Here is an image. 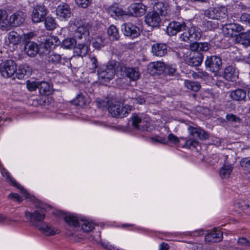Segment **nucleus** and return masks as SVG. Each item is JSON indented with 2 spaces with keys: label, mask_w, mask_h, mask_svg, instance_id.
<instances>
[{
  "label": "nucleus",
  "mask_w": 250,
  "mask_h": 250,
  "mask_svg": "<svg viewBox=\"0 0 250 250\" xmlns=\"http://www.w3.org/2000/svg\"><path fill=\"white\" fill-rule=\"evenodd\" d=\"M73 26V29L76 30V37L79 39H84L89 41V36L93 35L95 31V28L90 22H86L80 17H77L70 21Z\"/></svg>",
  "instance_id": "1"
},
{
  "label": "nucleus",
  "mask_w": 250,
  "mask_h": 250,
  "mask_svg": "<svg viewBox=\"0 0 250 250\" xmlns=\"http://www.w3.org/2000/svg\"><path fill=\"white\" fill-rule=\"evenodd\" d=\"M120 65V62L112 60L106 65L101 66L98 71L99 80L104 82H108L112 80L114 78L115 73L119 72Z\"/></svg>",
  "instance_id": "2"
},
{
  "label": "nucleus",
  "mask_w": 250,
  "mask_h": 250,
  "mask_svg": "<svg viewBox=\"0 0 250 250\" xmlns=\"http://www.w3.org/2000/svg\"><path fill=\"white\" fill-rule=\"evenodd\" d=\"M202 31L197 26H191L190 27H186L184 31L180 35L181 41L188 42H193L194 40H199L202 36Z\"/></svg>",
  "instance_id": "3"
},
{
  "label": "nucleus",
  "mask_w": 250,
  "mask_h": 250,
  "mask_svg": "<svg viewBox=\"0 0 250 250\" xmlns=\"http://www.w3.org/2000/svg\"><path fill=\"white\" fill-rule=\"evenodd\" d=\"M131 105L121 104H112L108 108L109 112L115 117L123 118L126 116L132 110Z\"/></svg>",
  "instance_id": "4"
},
{
  "label": "nucleus",
  "mask_w": 250,
  "mask_h": 250,
  "mask_svg": "<svg viewBox=\"0 0 250 250\" xmlns=\"http://www.w3.org/2000/svg\"><path fill=\"white\" fill-rule=\"evenodd\" d=\"M17 65L11 60H6L0 64V73L3 78H9L16 73Z\"/></svg>",
  "instance_id": "5"
},
{
  "label": "nucleus",
  "mask_w": 250,
  "mask_h": 250,
  "mask_svg": "<svg viewBox=\"0 0 250 250\" xmlns=\"http://www.w3.org/2000/svg\"><path fill=\"white\" fill-rule=\"evenodd\" d=\"M119 72H121V75H125L132 81L138 80L140 77V72L138 67H126L124 63L121 62H120L119 67Z\"/></svg>",
  "instance_id": "6"
},
{
  "label": "nucleus",
  "mask_w": 250,
  "mask_h": 250,
  "mask_svg": "<svg viewBox=\"0 0 250 250\" xmlns=\"http://www.w3.org/2000/svg\"><path fill=\"white\" fill-rule=\"evenodd\" d=\"M227 10L224 6L210 8L205 12V15L210 19L220 20L227 17Z\"/></svg>",
  "instance_id": "7"
},
{
  "label": "nucleus",
  "mask_w": 250,
  "mask_h": 250,
  "mask_svg": "<svg viewBox=\"0 0 250 250\" xmlns=\"http://www.w3.org/2000/svg\"><path fill=\"white\" fill-rule=\"evenodd\" d=\"M57 18L61 21H66L71 17V11L68 4L62 3L56 9Z\"/></svg>",
  "instance_id": "8"
},
{
  "label": "nucleus",
  "mask_w": 250,
  "mask_h": 250,
  "mask_svg": "<svg viewBox=\"0 0 250 250\" xmlns=\"http://www.w3.org/2000/svg\"><path fill=\"white\" fill-rule=\"evenodd\" d=\"M206 67L213 72H218L221 68L222 60L216 56L208 57L205 61Z\"/></svg>",
  "instance_id": "9"
},
{
  "label": "nucleus",
  "mask_w": 250,
  "mask_h": 250,
  "mask_svg": "<svg viewBox=\"0 0 250 250\" xmlns=\"http://www.w3.org/2000/svg\"><path fill=\"white\" fill-rule=\"evenodd\" d=\"M47 14V9L43 5H37L33 7L31 19L34 22H40L43 21Z\"/></svg>",
  "instance_id": "10"
},
{
  "label": "nucleus",
  "mask_w": 250,
  "mask_h": 250,
  "mask_svg": "<svg viewBox=\"0 0 250 250\" xmlns=\"http://www.w3.org/2000/svg\"><path fill=\"white\" fill-rule=\"evenodd\" d=\"M188 130L190 136L195 140H206L209 137L208 134L200 127L189 126Z\"/></svg>",
  "instance_id": "11"
},
{
  "label": "nucleus",
  "mask_w": 250,
  "mask_h": 250,
  "mask_svg": "<svg viewBox=\"0 0 250 250\" xmlns=\"http://www.w3.org/2000/svg\"><path fill=\"white\" fill-rule=\"evenodd\" d=\"M161 18L160 14L156 12H148L145 16V21L150 26L153 27H159L161 22Z\"/></svg>",
  "instance_id": "12"
},
{
  "label": "nucleus",
  "mask_w": 250,
  "mask_h": 250,
  "mask_svg": "<svg viewBox=\"0 0 250 250\" xmlns=\"http://www.w3.org/2000/svg\"><path fill=\"white\" fill-rule=\"evenodd\" d=\"M122 30L125 36L131 38H135L140 35V29L131 23H125L123 24Z\"/></svg>",
  "instance_id": "13"
},
{
  "label": "nucleus",
  "mask_w": 250,
  "mask_h": 250,
  "mask_svg": "<svg viewBox=\"0 0 250 250\" xmlns=\"http://www.w3.org/2000/svg\"><path fill=\"white\" fill-rule=\"evenodd\" d=\"M186 27V23L184 21L170 22L167 28V32L169 36H174L180 31H183Z\"/></svg>",
  "instance_id": "14"
},
{
  "label": "nucleus",
  "mask_w": 250,
  "mask_h": 250,
  "mask_svg": "<svg viewBox=\"0 0 250 250\" xmlns=\"http://www.w3.org/2000/svg\"><path fill=\"white\" fill-rule=\"evenodd\" d=\"M146 10V6L141 3H132L128 8V13L130 15L136 17H140L144 15Z\"/></svg>",
  "instance_id": "15"
},
{
  "label": "nucleus",
  "mask_w": 250,
  "mask_h": 250,
  "mask_svg": "<svg viewBox=\"0 0 250 250\" xmlns=\"http://www.w3.org/2000/svg\"><path fill=\"white\" fill-rule=\"evenodd\" d=\"M241 29L242 27L235 23L226 24L222 28L223 34L228 37L236 36L237 33L241 31Z\"/></svg>",
  "instance_id": "16"
},
{
  "label": "nucleus",
  "mask_w": 250,
  "mask_h": 250,
  "mask_svg": "<svg viewBox=\"0 0 250 250\" xmlns=\"http://www.w3.org/2000/svg\"><path fill=\"white\" fill-rule=\"evenodd\" d=\"M131 119L132 125L136 129L145 130L147 128V121L145 120L143 115H133Z\"/></svg>",
  "instance_id": "17"
},
{
  "label": "nucleus",
  "mask_w": 250,
  "mask_h": 250,
  "mask_svg": "<svg viewBox=\"0 0 250 250\" xmlns=\"http://www.w3.org/2000/svg\"><path fill=\"white\" fill-rule=\"evenodd\" d=\"M60 42L58 37L52 36L49 37L45 40L44 42H42L41 46L42 47V52L43 55H46L50 52V49L60 43Z\"/></svg>",
  "instance_id": "18"
},
{
  "label": "nucleus",
  "mask_w": 250,
  "mask_h": 250,
  "mask_svg": "<svg viewBox=\"0 0 250 250\" xmlns=\"http://www.w3.org/2000/svg\"><path fill=\"white\" fill-rule=\"evenodd\" d=\"M25 216L27 219L32 220L35 223L41 222L45 217V210L44 209H40L35 210L33 212L25 211Z\"/></svg>",
  "instance_id": "19"
},
{
  "label": "nucleus",
  "mask_w": 250,
  "mask_h": 250,
  "mask_svg": "<svg viewBox=\"0 0 250 250\" xmlns=\"http://www.w3.org/2000/svg\"><path fill=\"white\" fill-rule=\"evenodd\" d=\"M42 47L40 46L39 47L37 43L34 42H28L26 43L24 47V51L30 57H34L38 53L42 55L43 52Z\"/></svg>",
  "instance_id": "20"
},
{
  "label": "nucleus",
  "mask_w": 250,
  "mask_h": 250,
  "mask_svg": "<svg viewBox=\"0 0 250 250\" xmlns=\"http://www.w3.org/2000/svg\"><path fill=\"white\" fill-rule=\"evenodd\" d=\"M26 14L22 11H18L9 17L11 26L16 27L21 24L25 21Z\"/></svg>",
  "instance_id": "21"
},
{
  "label": "nucleus",
  "mask_w": 250,
  "mask_h": 250,
  "mask_svg": "<svg viewBox=\"0 0 250 250\" xmlns=\"http://www.w3.org/2000/svg\"><path fill=\"white\" fill-rule=\"evenodd\" d=\"M238 70L234 66H228L224 70V77L228 81H235L238 78Z\"/></svg>",
  "instance_id": "22"
},
{
  "label": "nucleus",
  "mask_w": 250,
  "mask_h": 250,
  "mask_svg": "<svg viewBox=\"0 0 250 250\" xmlns=\"http://www.w3.org/2000/svg\"><path fill=\"white\" fill-rule=\"evenodd\" d=\"M151 53L154 56L163 57L167 53V46L163 43H154L151 46Z\"/></svg>",
  "instance_id": "23"
},
{
  "label": "nucleus",
  "mask_w": 250,
  "mask_h": 250,
  "mask_svg": "<svg viewBox=\"0 0 250 250\" xmlns=\"http://www.w3.org/2000/svg\"><path fill=\"white\" fill-rule=\"evenodd\" d=\"M223 238V233L220 230L215 229L205 236V240L207 242H220Z\"/></svg>",
  "instance_id": "24"
},
{
  "label": "nucleus",
  "mask_w": 250,
  "mask_h": 250,
  "mask_svg": "<svg viewBox=\"0 0 250 250\" xmlns=\"http://www.w3.org/2000/svg\"><path fill=\"white\" fill-rule=\"evenodd\" d=\"M38 229L46 236L54 235L59 233V230L55 228H52L46 223H42L36 225Z\"/></svg>",
  "instance_id": "25"
},
{
  "label": "nucleus",
  "mask_w": 250,
  "mask_h": 250,
  "mask_svg": "<svg viewBox=\"0 0 250 250\" xmlns=\"http://www.w3.org/2000/svg\"><path fill=\"white\" fill-rule=\"evenodd\" d=\"M203 61V56L198 52H193L190 54L189 57L187 58L186 62L187 64L191 66H198Z\"/></svg>",
  "instance_id": "26"
},
{
  "label": "nucleus",
  "mask_w": 250,
  "mask_h": 250,
  "mask_svg": "<svg viewBox=\"0 0 250 250\" xmlns=\"http://www.w3.org/2000/svg\"><path fill=\"white\" fill-rule=\"evenodd\" d=\"M1 173L2 176L6 178V180L11 183L13 186L18 188L22 191V193L24 195L25 197L27 198H29V194L27 191L23 188V187L21 186L19 184L17 183L14 179H13L9 174L8 172L5 168H2L1 169Z\"/></svg>",
  "instance_id": "27"
},
{
  "label": "nucleus",
  "mask_w": 250,
  "mask_h": 250,
  "mask_svg": "<svg viewBox=\"0 0 250 250\" xmlns=\"http://www.w3.org/2000/svg\"><path fill=\"white\" fill-rule=\"evenodd\" d=\"M21 37L17 32L12 31L10 32L7 36L6 43L7 45L14 46L21 43Z\"/></svg>",
  "instance_id": "28"
},
{
  "label": "nucleus",
  "mask_w": 250,
  "mask_h": 250,
  "mask_svg": "<svg viewBox=\"0 0 250 250\" xmlns=\"http://www.w3.org/2000/svg\"><path fill=\"white\" fill-rule=\"evenodd\" d=\"M246 96V91L241 88H238L232 90L229 94L230 98L236 101H245Z\"/></svg>",
  "instance_id": "29"
},
{
  "label": "nucleus",
  "mask_w": 250,
  "mask_h": 250,
  "mask_svg": "<svg viewBox=\"0 0 250 250\" xmlns=\"http://www.w3.org/2000/svg\"><path fill=\"white\" fill-rule=\"evenodd\" d=\"M148 69L150 70V72L153 74L161 73L164 72L166 69V64L161 62H151L148 65Z\"/></svg>",
  "instance_id": "30"
},
{
  "label": "nucleus",
  "mask_w": 250,
  "mask_h": 250,
  "mask_svg": "<svg viewBox=\"0 0 250 250\" xmlns=\"http://www.w3.org/2000/svg\"><path fill=\"white\" fill-rule=\"evenodd\" d=\"M10 19L5 11L0 10V29L2 30H8L11 27Z\"/></svg>",
  "instance_id": "31"
},
{
  "label": "nucleus",
  "mask_w": 250,
  "mask_h": 250,
  "mask_svg": "<svg viewBox=\"0 0 250 250\" xmlns=\"http://www.w3.org/2000/svg\"><path fill=\"white\" fill-rule=\"evenodd\" d=\"M153 11L160 14V16H166L170 13V9L169 6L165 5L162 2H158L154 5Z\"/></svg>",
  "instance_id": "32"
},
{
  "label": "nucleus",
  "mask_w": 250,
  "mask_h": 250,
  "mask_svg": "<svg viewBox=\"0 0 250 250\" xmlns=\"http://www.w3.org/2000/svg\"><path fill=\"white\" fill-rule=\"evenodd\" d=\"M31 69L28 65L21 64L17 68L15 75L18 79H22L25 75H29Z\"/></svg>",
  "instance_id": "33"
},
{
  "label": "nucleus",
  "mask_w": 250,
  "mask_h": 250,
  "mask_svg": "<svg viewBox=\"0 0 250 250\" xmlns=\"http://www.w3.org/2000/svg\"><path fill=\"white\" fill-rule=\"evenodd\" d=\"M98 66V62L97 58L93 55H90L86 62V69L89 73H94Z\"/></svg>",
  "instance_id": "34"
},
{
  "label": "nucleus",
  "mask_w": 250,
  "mask_h": 250,
  "mask_svg": "<svg viewBox=\"0 0 250 250\" xmlns=\"http://www.w3.org/2000/svg\"><path fill=\"white\" fill-rule=\"evenodd\" d=\"M64 220L68 225L74 227L79 226V224L81 223V218H79L78 216L71 213L66 214Z\"/></svg>",
  "instance_id": "35"
},
{
  "label": "nucleus",
  "mask_w": 250,
  "mask_h": 250,
  "mask_svg": "<svg viewBox=\"0 0 250 250\" xmlns=\"http://www.w3.org/2000/svg\"><path fill=\"white\" fill-rule=\"evenodd\" d=\"M231 164H228L225 162L220 170V175L222 179L228 178L229 177L233 169Z\"/></svg>",
  "instance_id": "36"
},
{
  "label": "nucleus",
  "mask_w": 250,
  "mask_h": 250,
  "mask_svg": "<svg viewBox=\"0 0 250 250\" xmlns=\"http://www.w3.org/2000/svg\"><path fill=\"white\" fill-rule=\"evenodd\" d=\"M80 222L79 225L81 226L82 229L84 232H89L92 231L94 228V224L89 220L81 218Z\"/></svg>",
  "instance_id": "37"
},
{
  "label": "nucleus",
  "mask_w": 250,
  "mask_h": 250,
  "mask_svg": "<svg viewBox=\"0 0 250 250\" xmlns=\"http://www.w3.org/2000/svg\"><path fill=\"white\" fill-rule=\"evenodd\" d=\"M42 56H45V60L46 61L54 64L59 63L61 60V56L59 54L50 51L46 55L43 54Z\"/></svg>",
  "instance_id": "38"
},
{
  "label": "nucleus",
  "mask_w": 250,
  "mask_h": 250,
  "mask_svg": "<svg viewBox=\"0 0 250 250\" xmlns=\"http://www.w3.org/2000/svg\"><path fill=\"white\" fill-rule=\"evenodd\" d=\"M52 89V86L48 83L39 82V90L41 94L49 95L51 93Z\"/></svg>",
  "instance_id": "39"
},
{
  "label": "nucleus",
  "mask_w": 250,
  "mask_h": 250,
  "mask_svg": "<svg viewBox=\"0 0 250 250\" xmlns=\"http://www.w3.org/2000/svg\"><path fill=\"white\" fill-rule=\"evenodd\" d=\"M108 11L112 17L123 16L126 14V11L123 10L116 4L110 6L108 8Z\"/></svg>",
  "instance_id": "40"
},
{
  "label": "nucleus",
  "mask_w": 250,
  "mask_h": 250,
  "mask_svg": "<svg viewBox=\"0 0 250 250\" xmlns=\"http://www.w3.org/2000/svg\"><path fill=\"white\" fill-rule=\"evenodd\" d=\"M109 38L111 41H117L119 39V33L117 28L114 25H110L107 30Z\"/></svg>",
  "instance_id": "41"
},
{
  "label": "nucleus",
  "mask_w": 250,
  "mask_h": 250,
  "mask_svg": "<svg viewBox=\"0 0 250 250\" xmlns=\"http://www.w3.org/2000/svg\"><path fill=\"white\" fill-rule=\"evenodd\" d=\"M88 46L85 43H78L75 47V52L77 55L83 57L88 52Z\"/></svg>",
  "instance_id": "42"
},
{
  "label": "nucleus",
  "mask_w": 250,
  "mask_h": 250,
  "mask_svg": "<svg viewBox=\"0 0 250 250\" xmlns=\"http://www.w3.org/2000/svg\"><path fill=\"white\" fill-rule=\"evenodd\" d=\"M249 35L247 32L241 33L236 38L237 42L245 46L250 45V39H249Z\"/></svg>",
  "instance_id": "43"
},
{
  "label": "nucleus",
  "mask_w": 250,
  "mask_h": 250,
  "mask_svg": "<svg viewBox=\"0 0 250 250\" xmlns=\"http://www.w3.org/2000/svg\"><path fill=\"white\" fill-rule=\"evenodd\" d=\"M184 85L188 89L195 92L198 91L201 88V85L199 83L189 80H185Z\"/></svg>",
  "instance_id": "44"
},
{
  "label": "nucleus",
  "mask_w": 250,
  "mask_h": 250,
  "mask_svg": "<svg viewBox=\"0 0 250 250\" xmlns=\"http://www.w3.org/2000/svg\"><path fill=\"white\" fill-rule=\"evenodd\" d=\"M76 45L75 39L73 38H67L64 39L62 43V46L66 49H72Z\"/></svg>",
  "instance_id": "45"
},
{
  "label": "nucleus",
  "mask_w": 250,
  "mask_h": 250,
  "mask_svg": "<svg viewBox=\"0 0 250 250\" xmlns=\"http://www.w3.org/2000/svg\"><path fill=\"white\" fill-rule=\"evenodd\" d=\"M105 45V40L102 36H98L93 39L92 45L97 49H99Z\"/></svg>",
  "instance_id": "46"
},
{
  "label": "nucleus",
  "mask_w": 250,
  "mask_h": 250,
  "mask_svg": "<svg viewBox=\"0 0 250 250\" xmlns=\"http://www.w3.org/2000/svg\"><path fill=\"white\" fill-rule=\"evenodd\" d=\"M44 24L46 29L52 30L56 28L57 23L54 19L50 17H47L44 21Z\"/></svg>",
  "instance_id": "47"
},
{
  "label": "nucleus",
  "mask_w": 250,
  "mask_h": 250,
  "mask_svg": "<svg viewBox=\"0 0 250 250\" xmlns=\"http://www.w3.org/2000/svg\"><path fill=\"white\" fill-rule=\"evenodd\" d=\"M183 139V138H179L173 134L170 133L168 134L167 136V143H166V144L177 146L180 142V139Z\"/></svg>",
  "instance_id": "48"
},
{
  "label": "nucleus",
  "mask_w": 250,
  "mask_h": 250,
  "mask_svg": "<svg viewBox=\"0 0 250 250\" xmlns=\"http://www.w3.org/2000/svg\"><path fill=\"white\" fill-rule=\"evenodd\" d=\"M192 76L195 79H206L208 78V74L206 71H204L202 70L199 69L197 70V72H193L192 73Z\"/></svg>",
  "instance_id": "49"
},
{
  "label": "nucleus",
  "mask_w": 250,
  "mask_h": 250,
  "mask_svg": "<svg viewBox=\"0 0 250 250\" xmlns=\"http://www.w3.org/2000/svg\"><path fill=\"white\" fill-rule=\"evenodd\" d=\"M237 244L242 248L238 250H243L250 247V242L245 237H240L237 241Z\"/></svg>",
  "instance_id": "50"
},
{
  "label": "nucleus",
  "mask_w": 250,
  "mask_h": 250,
  "mask_svg": "<svg viewBox=\"0 0 250 250\" xmlns=\"http://www.w3.org/2000/svg\"><path fill=\"white\" fill-rule=\"evenodd\" d=\"M88 100L82 94H79L74 100L75 104L79 106H83L87 104Z\"/></svg>",
  "instance_id": "51"
},
{
  "label": "nucleus",
  "mask_w": 250,
  "mask_h": 250,
  "mask_svg": "<svg viewBox=\"0 0 250 250\" xmlns=\"http://www.w3.org/2000/svg\"><path fill=\"white\" fill-rule=\"evenodd\" d=\"M240 165L245 170L250 173V157L242 159L240 161Z\"/></svg>",
  "instance_id": "52"
},
{
  "label": "nucleus",
  "mask_w": 250,
  "mask_h": 250,
  "mask_svg": "<svg viewBox=\"0 0 250 250\" xmlns=\"http://www.w3.org/2000/svg\"><path fill=\"white\" fill-rule=\"evenodd\" d=\"M39 82H31L30 81H27L26 86L27 89L30 91H33L39 89Z\"/></svg>",
  "instance_id": "53"
},
{
  "label": "nucleus",
  "mask_w": 250,
  "mask_h": 250,
  "mask_svg": "<svg viewBox=\"0 0 250 250\" xmlns=\"http://www.w3.org/2000/svg\"><path fill=\"white\" fill-rule=\"evenodd\" d=\"M198 143L194 139H188L185 141V144L183 145V147L190 148L191 146L195 147Z\"/></svg>",
  "instance_id": "54"
},
{
  "label": "nucleus",
  "mask_w": 250,
  "mask_h": 250,
  "mask_svg": "<svg viewBox=\"0 0 250 250\" xmlns=\"http://www.w3.org/2000/svg\"><path fill=\"white\" fill-rule=\"evenodd\" d=\"M150 140L154 143H159L163 144H166L167 143V139L165 137L155 136L150 138Z\"/></svg>",
  "instance_id": "55"
},
{
  "label": "nucleus",
  "mask_w": 250,
  "mask_h": 250,
  "mask_svg": "<svg viewBox=\"0 0 250 250\" xmlns=\"http://www.w3.org/2000/svg\"><path fill=\"white\" fill-rule=\"evenodd\" d=\"M176 70L175 65L174 64H166V69L164 72L169 74H173Z\"/></svg>",
  "instance_id": "56"
},
{
  "label": "nucleus",
  "mask_w": 250,
  "mask_h": 250,
  "mask_svg": "<svg viewBox=\"0 0 250 250\" xmlns=\"http://www.w3.org/2000/svg\"><path fill=\"white\" fill-rule=\"evenodd\" d=\"M226 119L228 121L233 123H240L241 119L239 117L233 114H229L226 115Z\"/></svg>",
  "instance_id": "57"
},
{
  "label": "nucleus",
  "mask_w": 250,
  "mask_h": 250,
  "mask_svg": "<svg viewBox=\"0 0 250 250\" xmlns=\"http://www.w3.org/2000/svg\"><path fill=\"white\" fill-rule=\"evenodd\" d=\"M145 99L143 97L139 96L136 98H131L130 103H132L133 104H143L145 103Z\"/></svg>",
  "instance_id": "58"
},
{
  "label": "nucleus",
  "mask_w": 250,
  "mask_h": 250,
  "mask_svg": "<svg viewBox=\"0 0 250 250\" xmlns=\"http://www.w3.org/2000/svg\"><path fill=\"white\" fill-rule=\"evenodd\" d=\"M204 24L207 30H213L217 27V24L211 21H207Z\"/></svg>",
  "instance_id": "59"
},
{
  "label": "nucleus",
  "mask_w": 250,
  "mask_h": 250,
  "mask_svg": "<svg viewBox=\"0 0 250 250\" xmlns=\"http://www.w3.org/2000/svg\"><path fill=\"white\" fill-rule=\"evenodd\" d=\"M77 5L83 8L87 7L91 2V0H75Z\"/></svg>",
  "instance_id": "60"
},
{
  "label": "nucleus",
  "mask_w": 250,
  "mask_h": 250,
  "mask_svg": "<svg viewBox=\"0 0 250 250\" xmlns=\"http://www.w3.org/2000/svg\"><path fill=\"white\" fill-rule=\"evenodd\" d=\"M209 48V44L207 42H199V52L207 51Z\"/></svg>",
  "instance_id": "61"
},
{
  "label": "nucleus",
  "mask_w": 250,
  "mask_h": 250,
  "mask_svg": "<svg viewBox=\"0 0 250 250\" xmlns=\"http://www.w3.org/2000/svg\"><path fill=\"white\" fill-rule=\"evenodd\" d=\"M189 250H203V246L200 243L191 244L188 247Z\"/></svg>",
  "instance_id": "62"
},
{
  "label": "nucleus",
  "mask_w": 250,
  "mask_h": 250,
  "mask_svg": "<svg viewBox=\"0 0 250 250\" xmlns=\"http://www.w3.org/2000/svg\"><path fill=\"white\" fill-rule=\"evenodd\" d=\"M34 35L35 34L33 32H30L27 33L23 34L22 37H21V39L23 41L27 42V40L32 39Z\"/></svg>",
  "instance_id": "63"
},
{
  "label": "nucleus",
  "mask_w": 250,
  "mask_h": 250,
  "mask_svg": "<svg viewBox=\"0 0 250 250\" xmlns=\"http://www.w3.org/2000/svg\"><path fill=\"white\" fill-rule=\"evenodd\" d=\"M8 197L18 202L19 203L22 201V198L17 193H11L8 195Z\"/></svg>",
  "instance_id": "64"
}]
</instances>
